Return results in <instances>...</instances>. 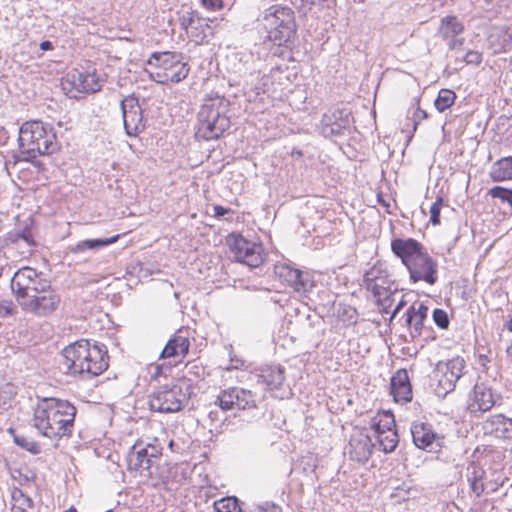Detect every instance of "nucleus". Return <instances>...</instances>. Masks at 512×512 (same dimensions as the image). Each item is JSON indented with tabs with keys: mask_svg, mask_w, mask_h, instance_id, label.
I'll use <instances>...</instances> for the list:
<instances>
[{
	"mask_svg": "<svg viewBox=\"0 0 512 512\" xmlns=\"http://www.w3.org/2000/svg\"><path fill=\"white\" fill-rule=\"evenodd\" d=\"M108 360L104 344L82 339L63 349L58 367L64 374L90 380L108 368Z\"/></svg>",
	"mask_w": 512,
	"mask_h": 512,
	"instance_id": "1",
	"label": "nucleus"
},
{
	"mask_svg": "<svg viewBox=\"0 0 512 512\" xmlns=\"http://www.w3.org/2000/svg\"><path fill=\"white\" fill-rule=\"evenodd\" d=\"M76 408L67 400L43 398L34 408L33 427L49 439L70 436L74 427Z\"/></svg>",
	"mask_w": 512,
	"mask_h": 512,
	"instance_id": "2",
	"label": "nucleus"
},
{
	"mask_svg": "<svg viewBox=\"0 0 512 512\" xmlns=\"http://www.w3.org/2000/svg\"><path fill=\"white\" fill-rule=\"evenodd\" d=\"M18 145L20 155H14V162L35 163L40 155H49L58 150L53 128L41 121H27L19 128Z\"/></svg>",
	"mask_w": 512,
	"mask_h": 512,
	"instance_id": "3",
	"label": "nucleus"
},
{
	"mask_svg": "<svg viewBox=\"0 0 512 512\" xmlns=\"http://www.w3.org/2000/svg\"><path fill=\"white\" fill-rule=\"evenodd\" d=\"M147 65L151 68L150 78L160 84L179 83L190 71L183 54L170 51L152 53Z\"/></svg>",
	"mask_w": 512,
	"mask_h": 512,
	"instance_id": "4",
	"label": "nucleus"
},
{
	"mask_svg": "<svg viewBox=\"0 0 512 512\" xmlns=\"http://www.w3.org/2000/svg\"><path fill=\"white\" fill-rule=\"evenodd\" d=\"M224 98L216 96L206 99L198 112L196 136L203 140H215L230 127V119L225 114Z\"/></svg>",
	"mask_w": 512,
	"mask_h": 512,
	"instance_id": "5",
	"label": "nucleus"
},
{
	"mask_svg": "<svg viewBox=\"0 0 512 512\" xmlns=\"http://www.w3.org/2000/svg\"><path fill=\"white\" fill-rule=\"evenodd\" d=\"M264 27L267 37L275 45L289 46L296 36V21L294 11L281 5H273L266 10Z\"/></svg>",
	"mask_w": 512,
	"mask_h": 512,
	"instance_id": "6",
	"label": "nucleus"
},
{
	"mask_svg": "<svg viewBox=\"0 0 512 512\" xmlns=\"http://www.w3.org/2000/svg\"><path fill=\"white\" fill-rule=\"evenodd\" d=\"M50 281L43 277L41 272L31 267H22L11 280V289L19 305L30 298L34 293L48 288Z\"/></svg>",
	"mask_w": 512,
	"mask_h": 512,
	"instance_id": "7",
	"label": "nucleus"
},
{
	"mask_svg": "<svg viewBox=\"0 0 512 512\" xmlns=\"http://www.w3.org/2000/svg\"><path fill=\"white\" fill-rule=\"evenodd\" d=\"M227 244L237 262L256 268L265 260L266 253L262 244L248 240L241 234H230L227 237Z\"/></svg>",
	"mask_w": 512,
	"mask_h": 512,
	"instance_id": "8",
	"label": "nucleus"
},
{
	"mask_svg": "<svg viewBox=\"0 0 512 512\" xmlns=\"http://www.w3.org/2000/svg\"><path fill=\"white\" fill-rule=\"evenodd\" d=\"M162 446L158 439L152 442H136L127 455V464L129 470L150 471L154 465H157L162 456Z\"/></svg>",
	"mask_w": 512,
	"mask_h": 512,
	"instance_id": "9",
	"label": "nucleus"
},
{
	"mask_svg": "<svg viewBox=\"0 0 512 512\" xmlns=\"http://www.w3.org/2000/svg\"><path fill=\"white\" fill-rule=\"evenodd\" d=\"M187 400V393L180 385H165L150 395L148 404L152 411L174 413L180 411Z\"/></svg>",
	"mask_w": 512,
	"mask_h": 512,
	"instance_id": "10",
	"label": "nucleus"
},
{
	"mask_svg": "<svg viewBox=\"0 0 512 512\" xmlns=\"http://www.w3.org/2000/svg\"><path fill=\"white\" fill-rule=\"evenodd\" d=\"M466 362L462 357H454L448 361H440L434 371L437 379L436 393L445 396L454 391L457 381L465 374Z\"/></svg>",
	"mask_w": 512,
	"mask_h": 512,
	"instance_id": "11",
	"label": "nucleus"
},
{
	"mask_svg": "<svg viewBox=\"0 0 512 512\" xmlns=\"http://www.w3.org/2000/svg\"><path fill=\"white\" fill-rule=\"evenodd\" d=\"M19 305L21 309L38 317H46L53 314L61 303V296L51 286L34 293L30 298Z\"/></svg>",
	"mask_w": 512,
	"mask_h": 512,
	"instance_id": "12",
	"label": "nucleus"
},
{
	"mask_svg": "<svg viewBox=\"0 0 512 512\" xmlns=\"http://www.w3.org/2000/svg\"><path fill=\"white\" fill-rule=\"evenodd\" d=\"M122 112L123 125L125 132L130 137H136L145 129V120L143 117V109L139 104L138 98L129 95L120 102Z\"/></svg>",
	"mask_w": 512,
	"mask_h": 512,
	"instance_id": "13",
	"label": "nucleus"
},
{
	"mask_svg": "<svg viewBox=\"0 0 512 512\" xmlns=\"http://www.w3.org/2000/svg\"><path fill=\"white\" fill-rule=\"evenodd\" d=\"M210 23L213 20L204 18L197 12H188L180 17V26L186 31L191 41L196 44H203L209 41V37L213 35V28Z\"/></svg>",
	"mask_w": 512,
	"mask_h": 512,
	"instance_id": "14",
	"label": "nucleus"
},
{
	"mask_svg": "<svg viewBox=\"0 0 512 512\" xmlns=\"http://www.w3.org/2000/svg\"><path fill=\"white\" fill-rule=\"evenodd\" d=\"M407 270L413 283L424 281L434 285L438 280V264L425 250L407 266Z\"/></svg>",
	"mask_w": 512,
	"mask_h": 512,
	"instance_id": "15",
	"label": "nucleus"
},
{
	"mask_svg": "<svg viewBox=\"0 0 512 512\" xmlns=\"http://www.w3.org/2000/svg\"><path fill=\"white\" fill-rule=\"evenodd\" d=\"M411 435L414 445L430 453L439 452L443 446V437L437 434L431 424L414 422L411 425Z\"/></svg>",
	"mask_w": 512,
	"mask_h": 512,
	"instance_id": "16",
	"label": "nucleus"
},
{
	"mask_svg": "<svg viewBox=\"0 0 512 512\" xmlns=\"http://www.w3.org/2000/svg\"><path fill=\"white\" fill-rule=\"evenodd\" d=\"M275 272L295 292L305 294L314 286V281L309 272L294 268L290 264L277 265Z\"/></svg>",
	"mask_w": 512,
	"mask_h": 512,
	"instance_id": "17",
	"label": "nucleus"
},
{
	"mask_svg": "<svg viewBox=\"0 0 512 512\" xmlns=\"http://www.w3.org/2000/svg\"><path fill=\"white\" fill-rule=\"evenodd\" d=\"M498 395L484 382H477L470 392L467 409L470 413H483L489 411L496 403Z\"/></svg>",
	"mask_w": 512,
	"mask_h": 512,
	"instance_id": "18",
	"label": "nucleus"
},
{
	"mask_svg": "<svg viewBox=\"0 0 512 512\" xmlns=\"http://www.w3.org/2000/svg\"><path fill=\"white\" fill-rule=\"evenodd\" d=\"M439 35L451 50L462 49L465 38L462 36L464 25L456 16L448 15L441 19Z\"/></svg>",
	"mask_w": 512,
	"mask_h": 512,
	"instance_id": "19",
	"label": "nucleus"
},
{
	"mask_svg": "<svg viewBox=\"0 0 512 512\" xmlns=\"http://www.w3.org/2000/svg\"><path fill=\"white\" fill-rule=\"evenodd\" d=\"M321 134L325 138L342 136L350 125L349 114L345 110L335 109L324 113L321 118Z\"/></svg>",
	"mask_w": 512,
	"mask_h": 512,
	"instance_id": "20",
	"label": "nucleus"
},
{
	"mask_svg": "<svg viewBox=\"0 0 512 512\" xmlns=\"http://www.w3.org/2000/svg\"><path fill=\"white\" fill-rule=\"evenodd\" d=\"M393 254L401 259L402 264L407 268L409 264L424 251L420 242L413 238H395L391 241Z\"/></svg>",
	"mask_w": 512,
	"mask_h": 512,
	"instance_id": "21",
	"label": "nucleus"
},
{
	"mask_svg": "<svg viewBox=\"0 0 512 512\" xmlns=\"http://www.w3.org/2000/svg\"><path fill=\"white\" fill-rule=\"evenodd\" d=\"M390 392L394 400L398 403H407L412 399V387L408 372L405 369H399L391 378Z\"/></svg>",
	"mask_w": 512,
	"mask_h": 512,
	"instance_id": "22",
	"label": "nucleus"
},
{
	"mask_svg": "<svg viewBox=\"0 0 512 512\" xmlns=\"http://www.w3.org/2000/svg\"><path fill=\"white\" fill-rule=\"evenodd\" d=\"M374 446L368 435L359 434L351 437L348 452L352 460L365 463L371 456Z\"/></svg>",
	"mask_w": 512,
	"mask_h": 512,
	"instance_id": "23",
	"label": "nucleus"
},
{
	"mask_svg": "<svg viewBox=\"0 0 512 512\" xmlns=\"http://www.w3.org/2000/svg\"><path fill=\"white\" fill-rule=\"evenodd\" d=\"M428 307L420 303L413 304L406 311V324L410 330L412 338L418 337L422 334L424 321L427 318Z\"/></svg>",
	"mask_w": 512,
	"mask_h": 512,
	"instance_id": "24",
	"label": "nucleus"
},
{
	"mask_svg": "<svg viewBox=\"0 0 512 512\" xmlns=\"http://www.w3.org/2000/svg\"><path fill=\"white\" fill-rule=\"evenodd\" d=\"M487 433L500 439L512 438V419L502 414L491 416L484 425Z\"/></svg>",
	"mask_w": 512,
	"mask_h": 512,
	"instance_id": "25",
	"label": "nucleus"
},
{
	"mask_svg": "<svg viewBox=\"0 0 512 512\" xmlns=\"http://www.w3.org/2000/svg\"><path fill=\"white\" fill-rule=\"evenodd\" d=\"M120 235H113L107 238L85 239L75 245L69 246V252L75 255H82L88 251L96 252L118 241Z\"/></svg>",
	"mask_w": 512,
	"mask_h": 512,
	"instance_id": "26",
	"label": "nucleus"
},
{
	"mask_svg": "<svg viewBox=\"0 0 512 512\" xmlns=\"http://www.w3.org/2000/svg\"><path fill=\"white\" fill-rule=\"evenodd\" d=\"M190 342L187 337L175 334L169 339L161 351L160 358L184 357L189 351Z\"/></svg>",
	"mask_w": 512,
	"mask_h": 512,
	"instance_id": "27",
	"label": "nucleus"
},
{
	"mask_svg": "<svg viewBox=\"0 0 512 512\" xmlns=\"http://www.w3.org/2000/svg\"><path fill=\"white\" fill-rule=\"evenodd\" d=\"M72 84L79 92L94 93L100 90L101 85L96 74L89 71H76L71 74Z\"/></svg>",
	"mask_w": 512,
	"mask_h": 512,
	"instance_id": "28",
	"label": "nucleus"
},
{
	"mask_svg": "<svg viewBox=\"0 0 512 512\" xmlns=\"http://www.w3.org/2000/svg\"><path fill=\"white\" fill-rule=\"evenodd\" d=\"M284 380L285 368L280 365L267 366L259 374V381L264 383L269 390L280 388Z\"/></svg>",
	"mask_w": 512,
	"mask_h": 512,
	"instance_id": "29",
	"label": "nucleus"
},
{
	"mask_svg": "<svg viewBox=\"0 0 512 512\" xmlns=\"http://www.w3.org/2000/svg\"><path fill=\"white\" fill-rule=\"evenodd\" d=\"M486 472L480 466L472 463L467 468V481L470 484L471 491L477 496L480 497L485 491V485L483 483V479L485 478Z\"/></svg>",
	"mask_w": 512,
	"mask_h": 512,
	"instance_id": "30",
	"label": "nucleus"
},
{
	"mask_svg": "<svg viewBox=\"0 0 512 512\" xmlns=\"http://www.w3.org/2000/svg\"><path fill=\"white\" fill-rule=\"evenodd\" d=\"M490 176L493 181L500 182L512 179V156L503 157L491 166Z\"/></svg>",
	"mask_w": 512,
	"mask_h": 512,
	"instance_id": "31",
	"label": "nucleus"
},
{
	"mask_svg": "<svg viewBox=\"0 0 512 512\" xmlns=\"http://www.w3.org/2000/svg\"><path fill=\"white\" fill-rule=\"evenodd\" d=\"M377 273L378 270H376L375 268H372L369 271H367L364 274L363 283L368 291H370L375 297L380 298L384 296L387 293V291L383 285L384 281L378 278Z\"/></svg>",
	"mask_w": 512,
	"mask_h": 512,
	"instance_id": "32",
	"label": "nucleus"
},
{
	"mask_svg": "<svg viewBox=\"0 0 512 512\" xmlns=\"http://www.w3.org/2000/svg\"><path fill=\"white\" fill-rule=\"evenodd\" d=\"M396 424L394 415L389 411H384L378 414L377 417L373 418L371 428L374 431V435L379 433H385L386 431L396 430Z\"/></svg>",
	"mask_w": 512,
	"mask_h": 512,
	"instance_id": "33",
	"label": "nucleus"
},
{
	"mask_svg": "<svg viewBox=\"0 0 512 512\" xmlns=\"http://www.w3.org/2000/svg\"><path fill=\"white\" fill-rule=\"evenodd\" d=\"M234 396L233 409L245 410L255 407V400L251 391L234 387Z\"/></svg>",
	"mask_w": 512,
	"mask_h": 512,
	"instance_id": "34",
	"label": "nucleus"
},
{
	"mask_svg": "<svg viewBox=\"0 0 512 512\" xmlns=\"http://www.w3.org/2000/svg\"><path fill=\"white\" fill-rule=\"evenodd\" d=\"M12 512H26L31 508L32 500L21 489L14 487L11 490Z\"/></svg>",
	"mask_w": 512,
	"mask_h": 512,
	"instance_id": "35",
	"label": "nucleus"
},
{
	"mask_svg": "<svg viewBox=\"0 0 512 512\" xmlns=\"http://www.w3.org/2000/svg\"><path fill=\"white\" fill-rule=\"evenodd\" d=\"M379 448L384 453H391L395 450L398 445L399 438L396 430L386 431L385 433H379L375 435Z\"/></svg>",
	"mask_w": 512,
	"mask_h": 512,
	"instance_id": "36",
	"label": "nucleus"
},
{
	"mask_svg": "<svg viewBox=\"0 0 512 512\" xmlns=\"http://www.w3.org/2000/svg\"><path fill=\"white\" fill-rule=\"evenodd\" d=\"M213 506L216 512H244L235 496L221 498L215 501Z\"/></svg>",
	"mask_w": 512,
	"mask_h": 512,
	"instance_id": "37",
	"label": "nucleus"
},
{
	"mask_svg": "<svg viewBox=\"0 0 512 512\" xmlns=\"http://www.w3.org/2000/svg\"><path fill=\"white\" fill-rule=\"evenodd\" d=\"M456 99V94L450 89H441L438 92L437 98L434 101V106L439 112H444L451 107Z\"/></svg>",
	"mask_w": 512,
	"mask_h": 512,
	"instance_id": "38",
	"label": "nucleus"
},
{
	"mask_svg": "<svg viewBox=\"0 0 512 512\" xmlns=\"http://www.w3.org/2000/svg\"><path fill=\"white\" fill-rule=\"evenodd\" d=\"M14 442L17 446L31 452L32 454H38L41 451L39 443L26 436L15 435Z\"/></svg>",
	"mask_w": 512,
	"mask_h": 512,
	"instance_id": "39",
	"label": "nucleus"
},
{
	"mask_svg": "<svg viewBox=\"0 0 512 512\" xmlns=\"http://www.w3.org/2000/svg\"><path fill=\"white\" fill-rule=\"evenodd\" d=\"M488 194L492 198L501 200L502 203L509 204V206L512 208V188L494 186L488 191Z\"/></svg>",
	"mask_w": 512,
	"mask_h": 512,
	"instance_id": "40",
	"label": "nucleus"
},
{
	"mask_svg": "<svg viewBox=\"0 0 512 512\" xmlns=\"http://www.w3.org/2000/svg\"><path fill=\"white\" fill-rule=\"evenodd\" d=\"M234 397V387L223 390L217 397L220 408L224 411L232 410Z\"/></svg>",
	"mask_w": 512,
	"mask_h": 512,
	"instance_id": "41",
	"label": "nucleus"
},
{
	"mask_svg": "<svg viewBox=\"0 0 512 512\" xmlns=\"http://www.w3.org/2000/svg\"><path fill=\"white\" fill-rule=\"evenodd\" d=\"M248 512H282L281 506L274 502L265 501L250 506Z\"/></svg>",
	"mask_w": 512,
	"mask_h": 512,
	"instance_id": "42",
	"label": "nucleus"
},
{
	"mask_svg": "<svg viewBox=\"0 0 512 512\" xmlns=\"http://www.w3.org/2000/svg\"><path fill=\"white\" fill-rule=\"evenodd\" d=\"M443 205V198L438 197L437 200L430 207V221L433 225L440 224V211Z\"/></svg>",
	"mask_w": 512,
	"mask_h": 512,
	"instance_id": "43",
	"label": "nucleus"
},
{
	"mask_svg": "<svg viewBox=\"0 0 512 512\" xmlns=\"http://www.w3.org/2000/svg\"><path fill=\"white\" fill-rule=\"evenodd\" d=\"M433 320L441 329H446L449 326L448 314L442 309H435L433 311Z\"/></svg>",
	"mask_w": 512,
	"mask_h": 512,
	"instance_id": "44",
	"label": "nucleus"
},
{
	"mask_svg": "<svg viewBox=\"0 0 512 512\" xmlns=\"http://www.w3.org/2000/svg\"><path fill=\"white\" fill-rule=\"evenodd\" d=\"M482 53L475 50L468 51L464 56L466 64L479 65L482 62Z\"/></svg>",
	"mask_w": 512,
	"mask_h": 512,
	"instance_id": "45",
	"label": "nucleus"
},
{
	"mask_svg": "<svg viewBox=\"0 0 512 512\" xmlns=\"http://www.w3.org/2000/svg\"><path fill=\"white\" fill-rule=\"evenodd\" d=\"M201 5L210 11H218L224 7L223 0H200Z\"/></svg>",
	"mask_w": 512,
	"mask_h": 512,
	"instance_id": "46",
	"label": "nucleus"
},
{
	"mask_svg": "<svg viewBox=\"0 0 512 512\" xmlns=\"http://www.w3.org/2000/svg\"><path fill=\"white\" fill-rule=\"evenodd\" d=\"M503 33V43H502V49L504 51L508 50L511 47V40H512V30L509 28H506L502 31Z\"/></svg>",
	"mask_w": 512,
	"mask_h": 512,
	"instance_id": "47",
	"label": "nucleus"
},
{
	"mask_svg": "<svg viewBox=\"0 0 512 512\" xmlns=\"http://www.w3.org/2000/svg\"><path fill=\"white\" fill-rule=\"evenodd\" d=\"M213 216L216 218H221L226 214H231L232 210L230 208H225L221 205H215L213 206Z\"/></svg>",
	"mask_w": 512,
	"mask_h": 512,
	"instance_id": "48",
	"label": "nucleus"
},
{
	"mask_svg": "<svg viewBox=\"0 0 512 512\" xmlns=\"http://www.w3.org/2000/svg\"><path fill=\"white\" fill-rule=\"evenodd\" d=\"M20 239H23L27 244H34L32 233L29 228H24L22 231H19Z\"/></svg>",
	"mask_w": 512,
	"mask_h": 512,
	"instance_id": "49",
	"label": "nucleus"
},
{
	"mask_svg": "<svg viewBox=\"0 0 512 512\" xmlns=\"http://www.w3.org/2000/svg\"><path fill=\"white\" fill-rule=\"evenodd\" d=\"M427 117V113L426 111L420 109V108H417L415 113H414V129L416 128L418 122L421 120V119H424Z\"/></svg>",
	"mask_w": 512,
	"mask_h": 512,
	"instance_id": "50",
	"label": "nucleus"
},
{
	"mask_svg": "<svg viewBox=\"0 0 512 512\" xmlns=\"http://www.w3.org/2000/svg\"><path fill=\"white\" fill-rule=\"evenodd\" d=\"M6 242L15 243L20 240L19 231L8 232L5 238Z\"/></svg>",
	"mask_w": 512,
	"mask_h": 512,
	"instance_id": "51",
	"label": "nucleus"
},
{
	"mask_svg": "<svg viewBox=\"0 0 512 512\" xmlns=\"http://www.w3.org/2000/svg\"><path fill=\"white\" fill-rule=\"evenodd\" d=\"M8 139V131L4 127L0 126V146H4L8 142Z\"/></svg>",
	"mask_w": 512,
	"mask_h": 512,
	"instance_id": "52",
	"label": "nucleus"
},
{
	"mask_svg": "<svg viewBox=\"0 0 512 512\" xmlns=\"http://www.w3.org/2000/svg\"><path fill=\"white\" fill-rule=\"evenodd\" d=\"M40 49L42 51H49V50H52L53 49V44L51 41L49 40H45L43 42L40 43Z\"/></svg>",
	"mask_w": 512,
	"mask_h": 512,
	"instance_id": "53",
	"label": "nucleus"
},
{
	"mask_svg": "<svg viewBox=\"0 0 512 512\" xmlns=\"http://www.w3.org/2000/svg\"><path fill=\"white\" fill-rule=\"evenodd\" d=\"M405 302L403 300H401L397 306L395 307V309L393 310L392 312V318L395 317L397 315V313L402 309V307L404 306Z\"/></svg>",
	"mask_w": 512,
	"mask_h": 512,
	"instance_id": "54",
	"label": "nucleus"
},
{
	"mask_svg": "<svg viewBox=\"0 0 512 512\" xmlns=\"http://www.w3.org/2000/svg\"><path fill=\"white\" fill-rule=\"evenodd\" d=\"M505 327H506L510 332H512V316H511V317H510V319L506 322Z\"/></svg>",
	"mask_w": 512,
	"mask_h": 512,
	"instance_id": "55",
	"label": "nucleus"
},
{
	"mask_svg": "<svg viewBox=\"0 0 512 512\" xmlns=\"http://www.w3.org/2000/svg\"><path fill=\"white\" fill-rule=\"evenodd\" d=\"M161 374V367L159 365H157L155 367V373H154V376L157 377Z\"/></svg>",
	"mask_w": 512,
	"mask_h": 512,
	"instance_id": "56",
	"label": "nucleus"
},
{
	"mask_svg": "<svg viewBox=\"0 0 512 512\" xmlns=\"http://www.w3.org/2000/svg\"><path fill=\"white\" fill-rule=\"evenodd\" d=\"M305 4L309 5V8L315 4V0H303Z\"/></svg>",
	"mask_w": 512,
	"mask_h": 512,
	"instance_id": "57",
	"label": "nucleus"
},
{
	"mask_svg": "<svg viewBox=\"0 0 512 512\" xmlns=\"http://www.w3.org/2000/svg\"><path fill=\"white\" fill-rule=\"evenodd\" d=\"M507 355L512 361V345L507 348Z\"/></svg>",
	"mask_w": 512,
	"mask_h": 512,
	"instance_id": "58",
	"label": "nucleus"
},
{
	"mask_svg": "<svg viewBox=\"0 0 512 512\" xmlns=\"http://www.w3.org/2000/svg\"><path fill=\"white\" fill-rule=\"evenodd\" d=\"M63 512H77L76 508H74L73 506L70 507L69 509L63 511Z\"/></svg>",
	"mask_w": 512,
	"mask_h": 512,
	"instance_id": "59",
	"label": "nucleus"
},
{
	"mask_svg": "<svg viewBox=\"0 0 512 512\" xmlns=\"http://www.w3.org/2000/svg\"><path fill=\"white\" fill-rule=\"evenodd\" d=\"M10 313H11V309L7 307V308L5 309V314H10Z\"/></svg>",
	"mask_w": 512,
	"mask_h": 512,
	"instance_id": "60",
	"label": "nucleus"
},
{
	"mask_svg": "<svg viewBox=\"0 0 512 512\" xmlns=\"http://www.w3.org/2000/svg\"><path fill=\"white\" fill-rule=\"evenodd\" d=\"M172 445H173V441H170L169 446L172 447Z\"/></svg>",
	"mask_w": 512,
	"mask_h": 512,
	"instance_id": "61",
	"label": "nucleus"
}]
</instances>
